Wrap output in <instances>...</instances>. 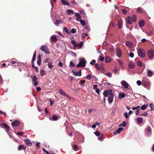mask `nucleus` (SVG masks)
<instances>
[{
    "label": "nucleus",
    "instance_id": "16",
    "mask_svg": "<svg viewBox=\"0 0 154 154\" xmlns=\"http://www.w3.org/2000/svg\"><path fill=\"white\" fill-rule=\"evenodd\" d=\"M75 16L77 17V18H76L75 20L77 21H79L81 20V17L79 13H76L75 14Z\"/></svg>",
    "mask_w": 154,
    "mask_h": 154
},
{
    "label": "nucleus",
    "instance_id": "19",
    "mask_svg": "<svg viewBox=\"0 0 154 154\" xmlns=\"http://www.w3.org/2000/svg\"><path fill=\"white\" fill-rule=\"evenodd\" d=\"M51 38L52 41L54 42H56L58 40L57 38L54 35L51 36Z\"/></svg>",
    "mask_w": 154,
    "mask_h": 154
},
{
    "label": "nucleus",
    "instance_id": "58",
    "mask_svg": "<svg viewBox=\"0 0 154 154\" xmlns=\"http://www.w3.org/2000/svg\"><path fill=\"white\" fill-rule=\"evenodd\" d=\"M69 64L71 67H73L75 66V64L71 61L70 62Z\"/></svg>",
    "mask_w": 154,
    "mask_h": 154
},
{
    "label": "nucleus",
    "instance_id": "46",
    "mask_svg": "<svg viewBox=\"0 0 154 154\" xmlns=\"http://www.w3.org/2000/svg\"><path fill=\"white\" fill-rule=\"evenodd\" d=\"M106 75L109 77H112V74L110 72L106 73Z\"/></svg>",
    "mask_w": 154,
    "mask_h": 154
},
{
    "label": "nucleus",
    "instance_id": "43",
    "mask_svg": "<svg viewBox=\"0 0 154 154\" xmlns=\"http://www.w3.org/2000/svg\"><path fill=\"white\" fill-rule=\"evenodd\" d=\"M140 116H147L148 115V113L147 112L142 113L139 115Z\"/></svg>",
    "mask_w": 154,
    "mask_h": 154
},
{
    "label": "nucleus",
    "instance_id": "18",
    "mask_svg": "<svg viewBox=\"0 0 154 154\" xmlns=\"http://www.w3.org/2000/svg\"><path fill=\"white\" fill-rule=\"evenodd\" d=\"M143 119L141 117H139L137 119V122L138 124H140L143 122Z\"/></svg>",
    "mask_w": 154,
    "mask_h": 154
},
{
    "label": "nucleus",
    "instance_id": "21",
    "mask_svg": "<svg viewBox=\"0 0 154 154\" xmlns=\"http://www.w3.org/2000/svg\"><path fill=\"white\" fill-rule=\"evenodd\" d=\"M118 27L119 29H120L122 25V20H120L119 21L118 23Z\"/></svg>",
    "mask_w": 154,
    "mask_h": 154
},
{
    "label": "nucleus",
    "instance_id": "28",
    "mask_svg": "<svg viewBox=\"0 0 154 154\" xmlns=\"http://www.w3.org/2000/svg\"><path fill=\"white\" fill-rule=\"evenodd\" d=\"M61 2L62 4L63 5H66L67 6L69 5V4L68 2L65 0H62Z\"/></svg>",
    "mask_w": 154,
    "mask_h": 154
},
{
    "label": "nucleus",
    "instance_id": "38",
    "mask_svg": "<svg viewBox=\"0 0 154 154\" xmlns=\"http://www.w3.org/2000/svg\"><path fill=\"white\" fill-rule=\"evenodd\" d=\"M76 29L75 28L72 29L70 31V32L72 33H76Z\"/></svg>",
    "mask_w": 154,
    "mask_h": 154
},
{
    "label": "nucleus",
    "instance_id": "27",
    "mask_svg": "<svg viewBox=\"0 0 154 154\" xmlns=\"http://www.w3.org/2000/svg\"><path fill=\"white\" fill-rule=\"evenodd\" d=\"M128 66L129 68L130 69H132L134 67V63H130Z\"/></svg>",
    "mask_w": 154,
    "mask_h": 154
},
{
    "label": "nucleus",
    "instance_id": "34",
    "mask_svg": "<svg viewBox=\"0 0 154 154\" xmlns=\"http://www.w3.org/2000/svg\"><path fill=\"white\" fill-rule=\"evenodd\" d=\"M100 136V137H99L98 139L100 141H102L104 138L103 135V134H101L100 136Z\"/></svg>",
    "mask_w": 154,
    "mask_h": 154
},
{
    "label": "nucleus",
    "instance_id": "22",
    "mask_svg": "<svg viewBox=\"0 0 154 154\" xmlns=\"http://www.w3.org/2000/svg\"><path fill=\"white\" fill-rule=\"evenodd\" d=\"M26 148V146L23 145H20L19 146L18 150H20L22 149L23 150L25 149Z\"/></svg>",
    "mask_w": 154,
    "mask_h": 154
},
{
    "label": "nucleus",
    "instance_id": "44",
    "mask_svg": "<svg viewBox=\"0 0 154 154\" xmlns=\"http://www.w3.org/2000/svg\"><path fill=\"white\" fill-rule=\"evenodd\" d=\"M37 79L36 76H34L32 78V82H35L37 81Z\"/></svg>",
    "mask_w": 154,
    "mask_h": 154
},
{
    "label": "nucleus",
    "instance_id": "14",
    "mask_svg": "<svg viewBox=\"0 0 154 154\" xmlns=\"http://www.w3.org/2000/svg\"><path fill=\"white\" fill-rule=\"evenodd\" d=\"M126 21L129 24H131L133 22L132 20V18L130 17H128L126 19Z\"/></svg>",
    "mask_w": 154,
    "mask_h": 154
},
{
    "label": "nucleus",
    "instance_id": "15",
    "mask_svg": "<svg viewBox=\"0 0 154 154\" xmlns=\"http://www.w3.org/2000/svg\"><path fill=\"white\" fill-rule=\"evenodd\" d=\"M143 84H144L145 87H147L150 86V82H147L144 81L143 82Z\"/></svg>",
    "mask_w": 154,
    "mask_h": 154
},
{
    "label": "nucleus",
    "instance_id": "41",
    "mask_svg": "<svg viewBox=\"0 0 154 154\" xmlns=\"http://www.w3.org/2000/svg\"><path fill=\"white\" fill-rule=\"evenodd\" d=\"M48 67L50 68H51L53 67V65H52V63L51 62H49L48 63Z\"/></svg>",
    "mask_w": 154,
    "mask_h": 154
},
{
    "label": "nucleus",
    "instance_id": "11",
    "mask_svg": "<svg viewBox=\"0 0 154 154\" xmlns=\"http://www.w3.org/2000/svg\"><path fill=\"white\" fill-rule=\"evenodd\" d=\"M72 72H73V74L75 76H80L82 75L81 70H79L78 72H75L74 71H72Z\"/></svg>",
    "mask_w": 154,
    "mask_h": 154
},
{
    "label": "nucleus",
    "instance_id": "10",
    "mask_svg": "<svg viewBox=\"0 0 154 154\" xmlns=\"http://www.w3.org/2000/svg\"><path fill=\"white\" fill-rule=\"evenodd\" d=\"M20 124V122L17 120L14 121L11 123V125L12 126H17Z\"/></svg>",
    "mask_w": 154,
    "mask_h": 154
},
{
    "label": "nucleus",
    "instance_id": "64",
    "mask_svg": "<svg viewBox=\"0 0 154 154\" xmlns=\"http://www.w3.org/2000/svg\"><path fill=\"white\" fill-rule=\"evenodd\" d=\"M82 34L83 35L82 36V37L83 38H85V36H87L88 35V34H87L83 33Z\"/></svg>",
    "mask_w": 154,
    "mask_h": 154
},
{
    "label": "nucleus",
    "instance_id": "12",
    "mask_svg": "<svg viewBox=\"0 0 154 154\" xmlns=\"http://www.w3.org/2000/svg\"><path fill=\"white\" fill-rule=\"evenodd\" d=\"M113 97L114 96L112 93L109 95L108 96V100L109 103H111L113 101Z\"/></svg>",
    "mask_w": 154,
    "mask_h": 154
},
{
    "label": "nucleus",
    "instance_id": "51",
    "mask_svg": "<svg viewBox=\"0 0 154 154\" xmlns=\"http://www.w3.org/2000/svg\"><path fill=\"white\" fill-rule=\"evenodd\" d=\"M64 30L66 33H68V34L70 33V32L69 31V30L67 28L64 27Z\"/></svg>",
    "mask_w": 154,
    "mask_h": 154
},
{
    "label": "nucleus",
    "instance_id": "48",
    "mask_svg": "<svg viewBox=\"0 0 154 154\" xmlns=\"http://www.w3.org/2000/svg\"><path fill=\"white\" fill-rule=\"evenodd\" d=\"M95 67L97 70H100V68L98 64L97 63H96L95 64Z\"/></svg>",
    "mask_w": 154,
    "mask_h": 154
},
{
    "label": "nucleus",
    "instance_id": "56",
    "mask_svg": "<svg viewBox=\"0 0 154 154\" xmlns=\"http://www.w3.org/2000/svg\"><path fill=\"white\" fill-rule=\"evenodd\" d=\"M71 42L72 44H73L74 45V46H77V45L75 44V40H72V41H71Z\"/></svg>",
    "mask_w": 154,
    "mask_h": 154
},
{
    "label": "nucleus",
    "instance_id": "23",
    "mask_svg": "<svg viewBox=\"0 0 154 154\" xmlns=\"http://www.w3.org/2000/svg\"><path fill=\"white\" fill-rule=\"evenodd\" d=\"M147 74L148 76L150 77L152 76L154 73L152 71L148 70L147 72Z\"/></svg>",
    "mask_w": 154,
    "mask_h": 154
},
{
    "label": "nucleus",
    "instance_id": "31",
    "mask_svg": "<svg viewBox=\"0 0 154 154\" xmlns=\"http://www.w3.org/2000/svg\"><path fill=\"white\" fill-rule=\"evenodd\" d=\"M137 19V17L136 15L135 14H133L132 16V21L134 22H135L136 20Z\"/></svg>",
    "mask_w": 154,
    "mask_h": 154
},
{
    "label": "nucleus",
    "instance_id": "39",
    "mask_svg": "<svg viewBox=\"0 0 154 154\" xmlns=\"http://www.w3.org/2000/svg\"><path fill=\"white\" fill-rule=\"evenodd\" d=\"M126 125V123L125 121H123L122 122V124H121L119 125V126H122L123 127H125Z\"/></svg>",
    "mask_w": 154,
    "mask_h": 154
},
{
    "label": "nucleus",
    "instance_id": "45",
    "mask_svg": "<svg viewBox=\"0 0 154 154\" xmlns=\"http://www.w3.org/2000/svg\"><path fill=\"white\" fill-rule=\"evenodd\" d=\"M118 63L122 67L123 65V63L122 61L120 60H118Z\"/></svg>",
    "mask_w": 154,
    "mask_h": 154
},
{
    "label": "nucleus",
    "instance_id": "63",
    "mask_svg": "<svg viewBox=\"0 0 154 154\" xmlns=\"http://www.w3.org/2000/svg\"><path fill=\"white\" fill-rule=\"evenodd\" d=\"M129 56L131 57H133L134 56V54L132 52L130 53L129 54Z\"/></svg>",
    "mask_w": 154,
    "mask_h": 154
},
{
    "label": "nucleus",
    "instance_id": "20",
    "mask_svg": "<svg viewBox=\"0 0 154 154\" xmlns=\"http://www.w3.org/2000/svg\"><path fill=\"white\" fill-rule=\"evenodd\" d=\"M145 24V22L143 20H141L139 23V25L140 26L142 27Z\"/></svg>",
    "mask_w": 154,
    "mask_h": 154
},
{
    "label": "nucleus",
    "instance_id": "5",
    "mask_svg": "<svg viewBox=\"0 0 154 154\" xmlns=\"http://www.w3.org/2000/svg\"><path fill=\"white\" fill-rule=\"evenodd\" d=\"M112 93V91L111 90H109L104 91L103 93V94L105 97H107L108 96H109V95L111 94Z\"/></svg>",
    "mask_w": 154,
    "mask_h": 154
},
{
    "label": "nucleus",
    "instance_id": "62",
    "mask_svg": "<svg viewBox=\"0 0 154 154\" xmlns=\"http://www.w3.org/2000/svg\"><path fill=\"white\" fill-rule=\"evenodd\" d=\"M86 78L90 80L91 78V76L90 75H88L86 76Z\"/></svg>",
    "mask_w": 154,
    "mask_h": 154
},
{
    "label": "nucleus",
    "instance_id": "37",
    "mask_svg": "<svg viewBox=\"0 0 154 154\" xmlns=\"http://www.w3.org/2000/svg\"><path fill=\"white\" fill-rule=\"evenodd\" d=\"M94 134L97 136H100L101 133H100L98 131H96L94 132Z\"/></svg>",
    "mask_w": 154,
    "mask_h": 154
},
{
    "label": "nucleus",
    "instance_id": "2",
    "mask_svg": "<svg viewBox=\"0 0 154 154\" xmlns=\"http://www.w3.org/2000/svg\"><path fill=\"white\" fill-rule=\"evenodd\" d=\"M137 52L139 56L140 57L143 58L145 57V52L143 49L140 48L138 50Z\"/></svg>",
    "mask_w": 154,
    "mask_h": 154
},
{
    "label": "nucleus",
    "instance_id": "8",
    "mask_svg": "<svg viewBox=\"0 0 154 154\" xmlns=\"http://www.w3.org/2000/svg\"><path fill=\"white\" fill-rule=\"evenodd\" d=\"M24 141L26 145L31 146L32 145V144L30 140L28 138H26L24 140Z\"/></svg>",
    "mask_w": 154,
    "mask_h": 154
},
{
    "label": "nucleus",
    "instance_id": "9",
    "mask_svg": "<svg viewBox=\"0 0 154 154\" xmlns=\"http://www.w3.org/2000/svg\"><path fill=\"white\" fill-rule=\"evenodd\" d=\"M146 132L147 133L148 136H150L152 134V129L150 127H148L146 128Z\"/></svg>",
    "mask_w": 154,
    "mask_h": 154
},
{
    "label": "nucleus",
    "instance_id": "6",
    "mask_svg": "<svg viewBox=\"0 0 154 154\" xmlns=\"http://www.w3.org/2000/svg\"><path fill=\"white\" fill-rule=\"evenodd\" d=\"M148 56L150 58H152L153 57V50L150 49L149 50L147 53Z\"/></svg>",
    "mask_w": 154,
    "mask_h": 154
},
{
    "label": "nucleus",
    "instance_id": "35",
    "mask_svg": "<svg viewBox=\"0 0 154 154\" xmlns=\"http://www.w3.org/2000/svg\"><path fill=\"white\" fill-rule=\"evenodd\" d=\"M52 120H53V121H56V120H57L58 119V116H55V115H54L53 117H52Z\"/></svg>",
    "mask_w": 154,
    "mask_h": 154
},
{
    "label": "nucleus",
    "instance_id": "25",
    "mask_svg": "<svg viewBox=\"0 0 154 154\" xmlns=\"http://www.w3.org/2000/svg\"><path fill=\"white\" fill-rule=\"evenodd\" d=\"M62 23V22L60 20H57L54 22V24L56 26H58L59 24Z\"/></svg>",
    "mask_w": 154,
    "mask_h": 154
},
{
    "label": "nucleus",
    "instance_id": "7",
    "mask_svg": "<svg viewBox=\"0 0 154 154\" xmlns=\"http://www.w3.org/2000/svg\"><path fill=\"white\" fill-rule=\"evenodd\" d=\"M58 92L60 94H62L64 96H66L68 98H69L70 99H71L69 95H67L65 93V92H64L62 90V89L59 90Z\"/></svg>",
    "mask_w": 154,
    "mask_h": 154
},
{
    "label": "nucleus",
    "instance_id": "49",
    "mask_svg": "<svg viewBox=\"0 0 154 154\" xmlns=\"http://www.w3.org/2000/svg\"><path fill=\"white\" fill-rule=\"evenodd\" d=\"M137 65L139 66L140 67H141V66H142V63L140 61H137Z\"/></svg>",
    "mask_w": 154,
    "mask_h": 154
},
{
    "label": "nucleus",
    "instance_id": "50",
    "mask_svg": "<svg viewBox=\"0 0 154 154\" xmlns=\"http://www.w3.org/2000/svg\"><path fill=\"white\" fill-rule=\"evenodd\" d=\"M78 146L77 145H74V147H73V149L74 150L76 151L78 150Z\"/></svg>",
    "mask_w": 154,
    "mask_h": 154
},
{
    "label": "nucleus",
    "instance_id": "57",
    "mask_svg": "<svg viewBox=\"0 0 154 154\" xmlns=\"http://www.w3.org/2000/svg\"><path fill=\"white\" fill-rule=\"evenodd\" d=\"M104 57L100 56L99 57V60L101 61L104 60Z\"/></svg>",
    "mask_w": 154,
    "mask_h": 154
},
{
    "label": "nucleus",
    "instance_id": "32",
    "mask_svg": "<svg viewBox=\"0 0 154 154\" xmlns=\"http://www.w3.org/2000/svg\"><path fill=\"white\" fill-rule=\"evenodd\" d=\"M40 74L42 76H43L45 75V72L42 69L40 71Z\"/></svg>",
    "mask_w": 154,
    "mask_h": 154
},
{
    "label": "nucleus",
    "instance_id": "61",
    "mask_svg": "<svg viewBox=\"0 0 154 154\" xmlns=\"http://www.w3.org/2000/svg\"><path fill=\"white\" fill-rule=\"evenodd\" d=\"M124 116L126 119H128V113L127 112L125 113L124 114Z\"/></svg>",
    "mask_w": 154,
    "mask_h": 154
},
{
    "label": "nucleus",
    "instance_id": "26",
    "mask_svg": "<svg viewBox=\"0 0 154 154\" xmlns=\"http://www.w3.org/2000/svg\"><path fill=\"white\" fill-rule=\"evenodd\" d=\"M14 59H12V61H11V63L12 64H14V66H17L18 65V63L16 62L15 61H14Z\"/></svg>",
    "mask_w": 154,
    "mask_h": 154
},
{
    "label": "nucleus",
    "instance_id": "60",
    "mask_svg": "<svg viewBox=\"0 0 154 154\" xmlns=\"http://www.w3.org/2000/svg\"><path fill=\"white\" fill-rule=\"evenodd\" d=\"M95 62L96 61L94 60H92V61L90 62V64L91 65H93L95 63Z\"/></svg>",
    "mask_w": 154,
    "mask_h": 154
},
{
    "label": "nucleus",
    "instance_id": "13",
    "mask_svg": "<svg viewBox=\"0 0 154 154\" xmlns=\"http://www.w3.org/2000/svg\"><path fill=\"white\" fill-rule=\"evenodd\" d=\"M116 52L117 53V56L119 57H120L121 55V51L120 49L118 48L116 49Z\"/></svg>",
    "mask_w": 154,
    "mask_h": 154
},
{
    "label": "nucleus",
    "instance_id": "33",
    "mask_svg": "<svg viewBox=\"0 0 154 154\" xmlns=\"http://www.w3.org/2000/svg\"><path fill=\"white\" fill-rule=\"evenodd\" d=\"M67 13L69 15L74 14L73 11L72 10H68L67 11Z\"/></svg>",
    "mask_w": 154,
    "mask_h": 154
},
{
    "label": "nucleus",
    "instance_id": "53",
    "mask_svg": "<svg viewBox=\"0 0 154 154\" xmlns=\"http://www.w3.org/2000/svg\"><path fill=\"white\" fill-rule=\"evenodd\" d=\"M122 12L123 14H126L127 13V11L125 9H123L122 10Z\"/></svg>",
    "mask_w": 154,
    "mask_h": 154
},
{
    "label": "nucleus",
    "instance_id": "40",
    "mask_svg": "<svg viewBox=\"0 0 154 154\" xmlns=\"http://www.w3.org/2000/svg\"><path fill=\"white\" fill-rule=\"evenodd\" d=\"M80 23H81V24L83 26H84L85 25V23L84 20H80Z\"/></svg>",
    "mask_w": 154,
    "mask_h": 154
},
{
    "label": "nucleus",
    "instance_id": "47",
    "mask_svg": "<svg viewBox=\"0 0 154 154\" xmlns=\"http://www.w3.org/2000/svg\"><path fill=\"white\" fill-rule=\"evenodd\" d=\"M137 12H140L141 13H142L143 12L142 9L140 7H139L137 8Z\"/></svg>",
    "mask_w": 154,
    "mask_h": 154
},
{
    "label": "nucleus",
    "instance_id": "29",
    "mask_svg": "<svg viewBox=\"0 0 154 154\" xmlns=\"http://www.w3.org/2000/svg\"><path fill=\"white\" fill-rule=\"evenodd\" d=\"M105 61L106 63L110 62L111 61V60L109 57L106 56L105 57Z\"/></svg>",
    "mask_w": 154,
    "mask_h": 154
},
{
    "label": "nucleus",
    "instance_id": "1",
    "mask_svg": "<svg viewBox=\"0 0 154 154\" xmlns=\"http://www.w3.org/2000/svg\"><path fill=\"white\" fill-rule=\"evenodd\" d=\"M86 61L84 58H81L80 62L76 66L77 67H84L85 66Z\"/></svg>",
    "mask_w": 154,
    "mask_h": 154
},
{
    "label": "nucleus",
    "instance_id": "59",
    "mask_svg": "<svg viewBox=\"0 0 154 154\" xmlns=\"http://www.w3.org/2000/svg\"><path fill=\"white\" fill-rule=\"evenodd\" d=\"M137 83L138 85H140L141 84V82L140 81L138 80L137 82Z\"/></svg>",
    "mask_w": 154,
    "mask_h": 154
},
{
    "label": "nucleus",
    "instance_id": "36",
    "mask_svg": "<svg viewBox=\"0 0 154 154\" xmlns=\"http://www.w3.org/2000/svg\"><path fill=\"white\" fill-rule=\"evenodd\" d=\"M147 106V105L144 104L141 106V109L144 110L146 109Z\"/></svg>",
    "mask_w": 154,
    "mask_h": 154
},
{
    "label": "nucleus",
    "instance_id": "42",
    "mask_svg": "<svg viewBox=\"0 0 154 154\" xmlns=\"http://www.w3.org/2000/svg\"><path fill=\"white\" fill-rule=\"evenodd\" d=\"M123 128L120 127L117 130V132L118 133H119L121 131H122L123 130Z\"/></svg>",
    "mask_w": 154,
    "mask_h": 154
},
{
    "label": "nucleus",
    "instance_id": "3",
    "mask_svg": "<svg viewBox=\"0 0 154 154\" xmlns=\"http://www.w3.org/2000/svg\"><path fill=\"white\" fill-rule=\"evenodd\" d=\"M41 49L47 54H49L50 52L47 47L45 45H43L41 46Z\"/></svg>",
    "mask_w": 154,
    "mask_h": 154
},
{
    "label": "nucleus",
    "instance_id": "17",
    "mask_svg": "<svg viewBox=\"0 0 154 154\" xmlns=\"http://www.w3.org/2000/svg\"><path fill=\"white\" fill-rule=\"evenodd\" d=\"M125 96V95L124 93H120L119 95V99H122L124 98Z\"/></svg>",
    "mask_w": 154,
    "mask_h": 154
},
{
    "label": "nucleus",
    "instance_id": "52",
    "mask_svg": "<svg viewBox=\"0 0 154 154\" xmlns=\"http://www.w3.org/2000/svg\"><path fill=\"white\" fill-rule=\"evenodd\" d=\"M41 59L38 60L37 61V63L38 64L39 66H40L41 65Z\"/></svg>",
    "mask_w": 154,
    "mask_h": 154
},
{
    "label": "nucleus",
    "instance_id": "4",
    "mask_svg": "<svg viewBox=\"0 0 154 154\" xmlns=\"http://www.w3.org/2000/svg\"><path fill=\"white\" fill-rule=\"evenodd\" d=\"M121 83L125 89H127L130 86L129 84L125 81L122 80Z\"/></svg>",
    "mask_w": 154,
    "mask_h": 154
},
{
    "label": "nucleus",
    "instance_id": "30",
    "mask_svg": "<svg viewBox=\"0 0 154 154\" xmlns=\"http://www.w3.org/2000/svg\"><path fill=\"white\" fill-rule=\"evenodd\" d=\"M126 44L127 45L129 48H131L132 45V43L129 41H127Z\"/></svg>",
    "mask_w": 154,
    "mask_h": 154
},
{
    "label": "nucleus",
    "instance_id": "24",
    "mask_svg": "<svg viewBox=\"0 0 154 154\" xmlns=\"http://www.w3.org/2000/svg\"><path fill=\"white\" fill-rule=\"evenodd\" d=\"M3 126L4 127V128H6V129H9V126L7 124H6V123H3ZM9 131V130H7V132H8V134H9V132H8V131Z\"/></svg>",
    "mask_w": 154,
    "mask_h": 154
},
{
    "label": "nucleus",
    "instance_id": "55",
    "mask_svg": "<svg viewBox=\"0 0 154 154\" xmlns=\"http://www.w3.org/2000/svg\"><path fill=\"white\" fill-rule=\"evenodd\" d=\"M58 66L60 67H62L63 66V63L62 62L59 61L58 63Z\"/></svg>",
    "mask_w": 154,
    "mask_h": 154
},
{
    "label": "nucleus",
    "instance_id": "54",
    "mask_svg": "<svg viewBox=\"0 0 154 154\" xmlns=\"http://www.w3.org/2000/svg\"><path fill=\"white\" fill-rule=\"evenodd\" d=\"M80 14L82 15H85V13L84 12V11L83 10H80Z\"/></svg>",
    "mask_w": 154,
    "mask_h": 154
}]
</instances>
